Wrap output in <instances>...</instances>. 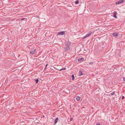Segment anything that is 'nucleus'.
<instances>
[{
    "label": "nucleus",
    "mask_w": 125,
    "mask_h": 125,
    "mask_svg": "<svg viewBox=\"0 0 125 125\" xmlns=\"http://www.w3.org/2000/svg\"><path fill=\"white\" fill-rule=\"evenodd\" d=\"M84 60V59L83 58L79 59H78V61H81L82 60Z\"/></svg>",
    "instance_id": "obj_11"
},
{
    "label": "nucleus",
    "mask_w": 125,
    "mask_h": 125,
    "mask_svg": "<svg viewBox=\"0 0 125 125\" xmlns=\"http://www.w3.org/2000/svg\"><path fill=\"white\" fill-rule=\"evenodd\" d=\"M58 120V118L57 117L56 118V119L55 120L54 122H55V124H56V123L57 122Z\"/></svg>",
    "instance_id": "obj_9"
},
{
    "label": "nucleus",
    "mask_w": 125,
    "mask_h": 125,
    "mask_svg": "<svg viewBox=\"0 0 125 125\" xmlns=\"http://www.w3.org/2000/svg\"><path fill=\"white\" fill-rule=\"evenodd\" d=\"M123 80L124 81H125V77H123Z\"/></svg>",
    "instance_id": "obj_18"
},
{
    "label": "nucleus",
    "mask_w": 125,
    "mask_h": 125,
    "mask_svg": "<svg viewBox=\"0 0 125 125\" xmlns=\"http://www.w3.org/2000/svg\"><path fill=\"white\" fill-rule=\"evenodd\" d=\"M79 75L80 76H81L83 75L82 72L81 70L79 71Z\"/></svg>",
    "instance_id": "obj_8"
},
{
    "label": "nucleus",
    "mask_w": 125,
    "mask_h": 125,
    "mask_svg": "<svg viewBox=\"0 0 125 125\" xmlns=\"http://www.w3.org/2000/svg\"><path fill=\"white\" fill-rule=\"evenodd\" d=\"M72 118H71V120H72Z\"/></svg>",
    "instance_id": "obj_22"
},
{
    "label": "nucleus",
    "mask_w": 125,
    "mask_h": 125,
    "mask_svg": "<svg viewBox=\"0 0 125 125\" xmlns=\"http://www.w3.org/2000/svg\"><path fill=\"white\" fill-rule=\"evenodd\" d=\"M36 50V49H35L34 50H32L30 51V53L32 54H33L35 52V51Z\"/></svg>",
    "instance_id": "obj_6"
},
{
    "label": "nucleus",
    "mask_w": 125,
    "mask_h": 125,
    "mask_svg": "<svg viewBox=\"0 0 125 125\" xmlns=\"http://www.w3.org/2000/svg\"><path fill=\"white\" fill-rule=\"evenodd\" d=\"M113 36L116 38L117 36L118 35V33H113Z\"/></svg>",
    "instance_id": "obj_5"
},
{
    "label": "nucleus",
    "mask_w": 125,
    "mask_h": 125,
    "mask_svg": "<svg viewBox=\"0 0 125 125\" xmlns=\"http://www.w3.org/2000/svg\"><path fill=\"white\" fill-rule=\"evenodd\" d=\"M124 2V0H120L116 2L115 3V4H120V3H123Z\"/></svg>",
    "instance_id": "obj_4"
},
{
    "label": "nucleus",
    "mask_w": 125,
    "mask_h": 125,
    "mask_svg": "<svg viewBox=\"0 0 125 125\" xmlns=\"http://www.w3.org/2000/svg\"><path fill=\"white\" fill-rule=\"evenodd\" d=\"M76 99L77 101H79L80 99V97L77 96L76 97Z\"/></svg>",
    "instance_id": "obj_10"
},
{
    "label": "nucleus",
    "mask_w": 125,
    "mask_h": 125,
    "mask_svg": "<svg viewBox=\"0 0 125 125\" xmlns=\"http://www.w3.org/2000/svg\"><path fill=\"white\" fill-rule=\"evenodd\" d=\"M72 79L73 80L74 79V77L73 74L72 76Z\"/></svg>",
    "instance_id": "obj_14"
},
{
    "label": "nucleus",
    "mask_w": 125,
    "mask_h": 125,
    "mask_svg": "<svg viewBox=\"0 0 125 125\" xmlns=\"http://www.w3.org/2000/svg\"><path fill=\"white\" fill-rule=\"evenodd\" d=\"M79 1L78 0H76V1L75 2V3L77 4L79 3Z\"/></svg>",
    "instance_id": "obj_13"
},
{
    "label": "nucleus",
    "mask_w": 125,
    "mask_h": 125,
    "mask_svg": "<svg viewBox=\"0 0 125 125\" xmlns=\"http://www.w3.org/2000/svg\"><path fill=\"white\" fill-rule=\"evenodd\" d=\"M96 125H100L98 123H96Z\"/></svg>",
    "instance_id": "obj_21"
},
{
    "label": "nucleus",
    "mask_w": 125,
    "mask_h": 125,
    "mask_svg": "<svg viewBox=\"0 0 125 125\" xmlns=\"http://www.w3.org/2000/svg\"><path fill=\"white\" fill-rule=\"evenodd\" d=\"M65 34V32L64 31H62L60 32H58L57 35H63Z\"/></svg>",
    "instance_id": "obj_3"
},
{
    "label": "nucleus",
    "mask_w": 125,
    "mask_h": 125,
    "mask_svg": "<svg viewBox=\"0 0 125 125\" xmlns=\"http://www.w3.org/2000/svg\"><path fill=\"white\" fill-rule=\"evenodd\" d=\"M36 83H38L39 81V80L38 79H37L35 81Z\"/></svg>",
    "instance_id": "obj_16"
},
{
    "label": "nucleus",
    "mask_w": 125,
    "mask_h": 125,
    "mask_svg": "<svg viewBox=\"0 0 125 125\" xmlns=\"http://www.w3.org/2000/svg\"><path fill=\"white\" fill-rule=\"evenodd\" d=\"M117 13V12L115 11V12L113 14V17L116 18H117L116 16V14Z\"/></svg>",
    "instance_id": "obj_7"
},
{
    "label": "nucleus",
    "mask_w": 125,
    "mask_h": 125,
    "mask_svg": "<svg viewBox=\"0 0 125 125\" xmlns=\"http://www.w3.org/2000/svg\"><path fill=\"white\" fill-rule=\"evenodd\" d=\"M124 98V96H122V99L123 100Z\"/></svg>",
    "instance_id": "obj_19"
},
{
    "label": "nucleus",
    "mask_w": 125,
    "mask_h": 125,
    "mask_svg": "<svg viewBox=\"0 0 125 125\" xmlns=\"http://www.w3.org/2000/svg\"><path fill=\"white\" fill-rule=\"evenodd\" d=\"M71 44V42H67L65 45V47H64V49H65V51H68L70 49L69 47V46Z\"/></svg>",
    "instance_id": "obj_1"
},
{
    "label": "nucleus",
    "mask_w": 125,
    "mask_h": 125,
    "mask_svg": "<svg viewBox=\"0 0 125 125\" xmlns=\"http://www.w3.org/2000/svg\"><path fill=\"white\" fill-rule=\"evenodd\" d=\"M25 19V18H21V20H23Z\"/></svg>",
    "instance_id": "obj_17"
},
{
    "label": "nucleus",
    "mask_w": 125,
    "mask_h": 125,
    "mask_svg": "<svg viewBox=\"0 0 125 125\" xmlns=\"http://www.w3.org/2000/svg\"><path fill=\"white\" fill-rule=\"evenodd\" d=\"M115 91H114L111 93V94L112 95H113L115 94Z\"/></svg>",
    "instance_id": "obj_12"
},
{
    "label": "nucleus",
    "mask_w": 125,
    "mask_h": 125,
    "mask_svg": "<svg viewBox=\"0 0 125 125\" xmlns=\"http://www.w3.org/2000/svg\"><path fill=\"white\" fill-rule=\"evenodd\" d=\"M66 69L65 68H62L60 70V71H61L63 70H65Z\"/></svg>",
    "instance_id": "obj_15"
},
{
    "label": "nucleus",
    "mask_w": 125,
    "mask_h": 125,
    "mask_svg": "<svg viewBox=\"0 0 125 125\" xmlns=\"http://www.w3.org/2000/svg\"><path fill=\"white\" fill-rule=\"evenodd\" d=\"M92 32L91 31H89L88 33L83 38V39H84L86 37H88L90 36Z\"/></svg>",
    "instance_id": "obj_2"
},
{
    "label": "nucleus",
    "mask_w": 125,
    "mask_h": 125,
    "mask_svg": "<svg viewBox=\"0 0 125 125\" xmlns=\"http://www.w3.org/2000/svg\"><path fill=\"white\" fill-rule=\"evenodd\" d=\"M48 65V64H47L46 65L45 69H46V67H47V65Z\"/></svg>",
    "instance_id": "obj_20"
}]
</instances>
